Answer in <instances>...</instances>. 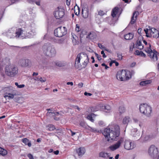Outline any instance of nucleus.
<instances>
[{
	"label": "nucleus",
	"mask_w": 159,
	"mask_h": 159,
	"mask_svg": "<svg viewBox=\"0 0 159 159\" xmlns=\"http://www.w3.org/2000/svg\"><path fill=\"white\" fill-rule=\"evenodd\" d=\"M143 43L146 46L145 47V51L148 54V56L150 57L151 60L152 61H156L158 60V57L157 56V52L155 50H152L150 48L151 45L149 43H148L145 40H142Z\"/></svg>",
	"instance_id": "7"
},
{
	"label": "nucleus",
	"mask_w": 159,
	"mask_h": 159,
	"mask_svg": "<svg viewBox=\"0 0 159 159\" xmlns=\"http://www.w3.org/2000/svg\"><path fill=\"white\" fill-rule=\"evenodd\" d=\"M82 15L84 18H87L89 16V10L87 8H84L82 9Z\"/></svg>",
	"instance_id": "20"
},
{
	"label": "nucleus",
	"mask_w": 159,
	"mask_h": 159,
	"mask_svg": "<svg viewBox=\"0 0 159 159\" xmlns=\"http://www.w3.org/2000/svg\"><path fill=\"white\" fill-rule=\"evenodd\" d=\"M19 0H11V2L12 3H14L18 1Z\"/></svg>",
	"instance_id": "61"
},
{
	"label": "nucleus",
	"mask_w": 159,
	"mask_h": 159,
	"mask_svg": "<svg viewBox=\"0 0 159 159\" xmlns=\"http://www.w3.org/2000/svg\"><path fill=\"white\" fill-rule=\"evenodd\" d=\"M98 107H99L100 109L107 110L108 111H106V112H109L111 111V107L108 105H103L102 104H100L98 106Z\"/></svg>",
	"instance_id": "19"
},
{
	"label": "nucleus",
	"mask_w": 159,
	"mask_h": 159,
	"mask_svg": "<svg viewBox=\"0 0 159 159\" xmlns=\"http://www.w3.org/2000/svg\"><path fill=\"white\" fill-rule=\"evenodd\" d=\"M53 153L57 155L59 154V151L58 150H56L55 151H54L53 152Z\"/></svg>",
	"instance_id": "57"
},
{
	"label": "nucleus",
	"mask_w": 159,
	"mask_h": 159,
	"mask_svg": "<svg viewBox=\"0 0 159 159\" xmlns=\"http://www.w3.org/2000/svg\"><path fill=\"white\" fill-rule=\"evenodd\" d=\"M67 84L70 85L72 86L73 85V82H68L67 83Z\"/></svg>",
	"instance_id": "58"
},
{
	"label": "nucleus",
	"mask_w": 159,
	"mask_h": 159,
	"mask_svg": "<svg viewBox=\"0 0 159 159\" xmlns=\"http://www.w3.org/2000/svg\"><path fill=\"white\" fill-rule=\"evenodd\" d=\"M133 122L134 123L138 124L140 121L137 119L136 118H134L133 119Z\"/></svg>",
	"instance_id": "39"
},
{
	"label": "nucleus",
	"mask_w": 159,
	"mask_h": 159,
	"mask_svg": "<svg viewBox=\"0 0 159 159\" xmlns=\"http://www.w3.org/2000/svg\"><path fill=\"white\" fill-rule=\"evenodd\" d=\"M124 142V147L125 149L129 150L133 149L135 147L134 143L131 140L129 139H125L123 138H121L116 143L110 146L109 148L112 151H115L119 148L121 144Z\"/></svg>",
	"instance_id": "3"
},
{
	"label": "nucleus",
	"mask_w": 159,
	"mask_h": 159,
	"mask_svg": "<svg viewBox=\"0 0 159 159\" xmlns=\"http://www.w3.org/2000/svg\"><path fill=\"white\" fill-rule=\"evenodd\" d=\"M98 124L100 126L103 125L104 124L103 121L102 120L99 121L98 122Z\"/></svg>",
	"instance_id": "47"
},
{
	"label": "nucleus",
	"mask_w": 159,
	"mask_h": 159,
	"mask_svg": "<svg viewBox=\"0 0 159 159\" xmlns=\"http://www.w3.org/2000/svg\"><path fill=\"white\" fill-rule=\"evenodd\" d=\"M5 71L6 74L8 76L13 77L18 74V68L15 65H9L6 67Z\"/></svg>",
	"instance_id": "8"
},
{
	"label": "nucleus",
	"mask_w": 159,
	"mask_h": 159,
	"mask_svg": "<svg viewBox=\"0 0 159 159\" xmlns=\"http://www.w3.org/2000/svg\"><path fill=\"white\" fill-rule=\"evenodd\" d=\"M19 22L23 29L13 27L10 29L7 32V36L10 38L14 37L22 39L30 38L36 34L35 25L33 20H29L26 21L20 19Z\"/></svg>",
	"instance_id": "1"
},
{
	"label": "nucleus",
	"mask_w": 159,
	"mask_h": 159,
	"mask_svg": "<svg viewBox=\"0 0 159 159\" xmlns=\"http://www.w3.org/2000/svg\"><path fill=\"white\" fill-rule=\"evenodd\" d=\"M95 54L96 56L97 57L98 60L99 61L101 59V56L100 55H99L98 54L96 53Z\"/></svg>",
	"instance_id": "44"
},
{
	"label": "nucleus",
	"mask_w": 159,
	"mask_h": 159,
	"mask_svg": "<svg viewBox=\"0 0 159 159\" xmlns=\"http://www.w3.org/2000/svg\"><path fill=\"white\" fill-rule=\"evenodd\" d=\"M143 32V30L141 28L138 29V33L140 34H142V32Z\"/></svg>",
	"instance_id": "46"
},
{
	"label": "nucleus",
	"mask_w": 159,
	"mask_h": 159,
	"mask_svg": "<svg viewBox=\"0 0 159 159\" xmlns=\"http://www.w3.org/2000/svg\"><path fill=\"white\" fill-rule=\"evenodd\" d=\"M118 11V7L114 8L112 10L111 12V15L113 17L116 16Z\"/></svg>",
	"instance_id": "27"
},
{
	"label": "nucleus",
	"mask_w": 159,
	"mask_h": 159,
	"mask_svg": "<svg viewBox=\"0 0 159 159\" xmlns=\"http://www.w3.org/2000/svg\"><path fill=\"white\" fill-rule=\"evenodd\" d=\"M152 81L151 80H146L141 82L140 84L143 86H146L147 84H151Z\"/></svg>",
	"instance_id": "25"
},
{
	"label": "nucleus",
	"mask_w": 159,
	"mask_h": 159,
	"mask_svg": "<svg viewBox=\"0 0 159 159\" xmlns=\"http://www.w3.org/2000/svg\"><path fill=\"white\" fill-rule=\"evenodd\" d=\"M134 35L132 33H129L125 35L124 37L126 40H130L133 39Z\"/></svg>",
	"instance_id": "24"
},
{
	"label": "nucleus",
	"mask_w": 159,
	"mask_h": 159,
	"mask_svg": "<svg viewBox=\"0 0 159 159\" xmlns=\"http://www.w3.org/2000/svg\"><path fill=\"white\" fill-rule=\"evenodd\" d=\"M110 154L104 152H101L99 154V156L100 157H102L105 159H107L110 156Z\"/></svg>",
	"instance_id": "21"
},
{
	"label": "nucleus",
	"mask_w": 159,
	"mask_h": 159,
	"mask_svg": "<svg viewBox=\"0 0 159 159\" xmlns=\"http://www.w3.org/2000/svg\"><path fill=\"white\" fill-rule=\"evenodd\" d=\"M38 73L37 72H34L32 74L33 76H37L38 75Z\"/></svg>",
	"instance_id": "60"
},
{
	"label": "nucleus",
	"mask_w": 159,
	"mask_h": 159,
	"mask_svg": "<svg viewBox=\"0 0 159 159\" xmlns=\"http://www.w3.org/2000/svg\"><path fill=\"white\" fill-rule=\"evenodd\" d=\"M71 107L75 109H77L78 110L80 111V108L79 107L77 106L76 105H72Z\"/></svg>",
	"instance_id": "41"
},
{
	"label": "nucleus",
	"mask_w": 159,
	"mask_h": 159,
	"mask_svg": "<svg viewBox=\"0 0 159 159\" xmlns=\"http://www.w3.org/2000/svg\"><path fill=\"white\" fill-rule=\"evenodd\" d=\"M7 154L6 150L0 147V155L4 156Z\"/></svg>",
	"instance_id": "28"
},
{
	"label": "nucleus",
	"mask_w": 159,
	"mask_h": 159,
	"mask_svg": "<svg viewBox=\"0 0 159 159\" xmlns=\"http://www.w3.org/2000/svg\"><path fill=\"white\" fill-rule=\"evenodd\" d=\"M159 152L158 148L153 144L150 145L148 150V155L152 158L157 157Z\"/></svg>",
	"instance_id": "10"
},
{
	"label": "nucleus",
	"mask_w": 159,
	"mask_h": 159,
	"mask_svg": "<svg viewBox=\"0 0 159 159\" xmlns=\"http://www.w3.org/2000/svg\"><path fill=\"white\" fill-rule=\"evenodd\" d=\"M117 57L119 58V60H121L122 59V55L121 54L118 53L117 54Z\"/></svg>",
	"instance_id": "50"
},
{
	"label": "nucleus",
	"mask_w": 159,
	"mask_h": 159,
	"mask_svg": "<svg viewBox=\"0 0 159 159\" xmlns=\"http://www.w3.org/2000/svg\"><path fill=\"white\" fill-rule=\"evenodd\" d=\"M80 26L78 25H76L75 30L77 32H79L80 31Z\"/></svg>",
	"instance_id": "45"
},
{
	"label": "nucleus",
	"mask_w": 159,
	"mask_h": 159,
	"mask_svg": "<svg viewBox=\"0 0 159 159\" xmlns=\"http://www.w3.org/2000/svg\"><path fill=\"white\" fill-rule=\"evenodd\" d=\"M55 64L57 66L61 67L63 66V64L60 61H57L55 62Z\"/></svg>",
	"instance_id": "36"
},
{
	"label": "nucleus",
	"mask_w": 159,
	"mask_h": 159,
	"mask_svg": "<svg viewBox=\"0 0 159 159\" xmlns=\"http://www.w3.org/2000/svg\"><path fill=\"white\" fill-rule=\"evenodd\" d=\"M146 128V127H143V130L142 131V135L141 136V138L144 141H146L148 140H150L152 139L153 138V136L152 134H146L144 135L145 134L144 129Z\"/></svg>",
	"instance_id": "14"
},
{
	"label": "nucleus",
	"mask_w": 159,
	"mask_h": 159,
	"mask_svg": "<svg viewBox=\"0 0 159 159\" xmlns=\"http://www.w3.org/2000/svg\"><path fill=\"white\" fill-rule=\"evenodd\" d=\"M139 109L140 112L147 116H149L152 112L151 107L146 103L141 104Z\"/></svg>",
	"instance_id": "9"
},
{
	"label": "nucleus",
	"mask_w": 159,
	"mask_h": 159,
	"mask_svg": "<svg viewBox=\"0 0 159 159\" xmlns=\"http://www.w3.org/2000/svg\"><path fill=\"white\" fill-rule=\"evenodd\" d=\"M76 152L79 156H82L85 152V149L84 147H80L76 149Z\"/></svg>",
	"instance_id": "17"
},
{
	"label": "nucleus",
	"mask_w": 159,
	"mask_h": 159,
	"mask_svg": "<svg viewBox=\"0 0 159 159\" xmlns=\"http://www.w3.org/2000/svg\"><path fill=\"white\" fill-rule=\"evenodd\" d=\"M39 81L41 83L44 82L46 81V79L44 78H43L42 77H40L39 78Z\"/></svg>",
	"instance_id": "38"
},
{
	"label": "nucleus",
	"mask_w": 159,
	"mask_h": 159,
	"mask_svg": "<svg viewBox=\"0 0 159 159\" xmlns=\"http://www.w3.org/2000/svg\"><path fill=\"white\" fill-rule=\"evenodd\" d=\"M98 47L101 49H104L105 48V47L100 43H98Z\"/></svg>",
	"instance_id": "43"
},
{
	"label": "nucleus",
	"mask_w": 159,
	"mask_h": 159,
	"mask_svg": "<svg viewBox=\"0 0 159 159\" xmlns=\"http://www.w3.org/2000/svg\"><path fill=\"white\" fill-rule=\"evenodd\" d=\"M32 66V62L31 61L28 59H26V62L25 63V66L28 67H30Z\"/></svg>",
	"instance_id": "29"
},
{
	"label": "nucleus",
	"mask_w": 159,
	"mask_h": 159,
	"mask_svg": "<svg viewBox=\"0 0 159 159\" xmlns=\"http://www.w3.org/2000/svg\"><path fill=\"white\" fill-rule=\"evenodd\" d=\"M139 14V12L138 11H135L133 13L130 22L131 24H133L135 22Z\"/></svg>",
	"instance_id": "18"
},
{
	"label": "nucleus",
	"mask_w": 159,
	"mask_h": 159,
	"mask_svg": "<svg viewBox=\"0 0 159 159\" xmlns=\"http://www.w3.org/2000/svg\"><path fill=\"white\" fill-rule=\"evenodd\" d=\"M98 14L100 16H103L104 14V12L103 11L100 10L98 11Z\"/></svg>",
	"instance_id": "48"
},
{
	"label": "nucleus",
	"mask_w": 159,
	"mask_h": 159,
	"mask_svg": "<svg viewBox=\"0 0 159 159\" xmlns=\"http://www.w3.org/2000/svg\"><path fill=\"white\" fill-rule=\"evenodd\" d=\"M64 15V10L62 7H58L54 13V16L57 19L62 18Z\"/></svg>",
	"instance_id": "13"
},
{
	"label": "nucleus",
	"mask_w": 159,
	"mask_h": 159,
	"mask_svg": "<svg viewBox=\"0 0 159 159\" xmlns=\"http://www.w3.org/2000/svg\"><path fill=\"white\" fill-rule=\"evenodd\" d=\"M42 49L44 54L49 57H54L56 54V51L54 47L49 43L45 44L43 46Z\"/></svg>",
	"instance_id": "5"
},
{
	"label": "nucleus",
	"mask_w": 159,
	"mask_h": 159,
	"mask_svg": "<svg viewBox=\"0 0 159 159\" xmlns=\"http://www.w3.org/2000/svg\"><path fill=\"white\" fill-rule=\"evenodd\" d=\"M22 141L25 145H27V143L29 142V140L26 138H25L22 140Z\"/></svg>",
	"instance_id": "40"
},
{
	"label": "nucleus",
	"mask_w": 159,
	"mask_h": 159,
	"mask_svg": "<svg viewBox=\"0 0 159 159\" xmlns=\"http://www.w3.org/2000/svg\"><path fill=\"white\" fill-rule=\"evenodd\" d=\"M142 51L136 50L135 52V54L137 55L140 56V54L141 53Z\"/></svg>",
	"instance_id": "42"
},
{
	"label": "nucleus",
	"mask_w": 159,
	"mask_h": 159,
	"mask_svg": "<svg viewBox=\"0 0 159 159\" xmlns=\"http://www.w3.org/2000/svg\"><path fill=\"white\" fill-rule=\"evenodd\" d=\"M129 120V118L128 116L125 117L123 120V122L124 124H127Z\"/></svg>",
	"instance_id": "32"
},
{
	"label": "nucleus",
	"mask_w": 159,
	"mask_h": 159,
	"mask_svg": "<svg viewBox=\"0 0 159 159\" xmlns=\"http://www.w3.org/2000/svg\"><path fill=\"white\" fill-rule=\"evenodd\" d=\"M102 134L107 141L111 142L112 140H116L120 134L119 126L115 125L111 129L109 128H105Z\"/></svg>",
	"instance_id": "2"
},
{
	"label": "nucleus",
	"mask_w": 159,
	"mask_h": 159,
	"mask_svg": "<svg viewBox=\"0 0 159 159\" xmlns=\"http://www.w3.org/2000/svg\"><path fill=\"white\" fill-rule=\"evenodd\" d=\"M139 126L140 127V128H141L143 126V124L141 122H139Z\"/></svg>",
	"instance_id": "59"
},
{
	"label": "nucleus",
	"mask_w": 159,
	"mask_h": 159,
	"mask_svg": "<svg viewBox=\"0 0 159 159\" xmlns=\"http://www.w3.org/2000/svg\"><path fill=\"white\" fill-rule=\"evenodd\" d=\"M25 62L26 59H21L19 60V64L22 66L25 67Z\"/></svg>",
	"instance_id": "30"
},
{
	"label": "nucleus",
	"mask_w": 159,
	"mask_h": 159,
	"mask_svg": "<svg viewBox=\"0 0 159 159\" xmlns=\"http://www.w3.org/2000/svg\"><path fill=\"white\" fill-rule=\"evenodd\" d=\"M78 87L79 88H81L83 87V83H80L78 84Z\"/></svg>",
	"instance_id": "53"
},
{
	"label": "nucleus",
	"mask_w": 159,
	"mask_h": 159,
	"mask_svg": "<svg viewBox=\"0 0 159 159\" xmlns=\"http://www.w3.org/2000/svg\"><path fill=\"white\" fill-rule=\"evenodd\" d=\"M131 134L134 139H137L140 138V133L138 131L137 129H134L132 130Z\"/></svg>",
	"instance_id": "16"
},
{
	"label": "nucleus",
	"mask_w": 159,
	"mask_h": 159,
	"mask_svg": "<svg viewBox=\"0 0 159 159\" xmlns=\"http://www.w3.org/2000/svg\"><path fill=\"white\" fill-rule=\"evenodd\" d=\"M47 110L48 111V113L49 114H51L50 115H52V116H54V115L57 116L59 114V113L58 112H49V111L51 110L50 109H47Z\"/></svg>",
	"instance_id": "33"
},
{
	"label": "nucleus",
	"mask_w": 159,
	"mask_h": 159,
	"mask_svg": "<svg viewBox=\"0 0 159 159\" xmlns=\"http://www.w3.org/2000/svg\"><path fill=\"white\" fill-rule=\"evenodd\" d=\"M70 131L71 133V135L72 136H73L74 135H75L76 134V133L73 132L71 130H70Z\"/></svg>",
	"instance_id": "62"
},
{
	"label": "nucleus",
	"mask_w": 159,
	"mask_h": 159,
	"mask_svg": "<svg viewBox=\"0 0 159 159\" xmlns=\"http://www.w3.org/2000/svg\"><path fill=\"white\" fill-rule=\"evenodd\" d=\"M27 156L30 159H34L33 155L31 154H29L27 155Z\"/></svg>",
	"instance_id": "49"
},
{
	"label": "nucleus",
	"mask_w": 159,
	"mask_h": 159,
	"mask_svg": "<svg viewBox=\"0 0 159 159\" xmlns=\"http://www.w3.org/2000/svg\"><path fill=\"white\" fill-rule=\"evenodd\" d=\"M48 129L49 131H52L55 129L54 126L52 125H49L48 126Z\"/></svg>",
	"instance_id": "35"
},
{
	"label": "nucleus",
	"mask_w": 159,
	"mask_h": 159,
	"mask_svg": "<svg viewBox=\"0 0 159 159\" xmlns=\"http://www.w3.org/2000/svg\"><path fill=\"white\" fill-rule=\"evenodd\" d=\"M35 3L36 5L38 6H39L40 5V2L39 1H38L35 2Z\"/></svg>",
	"instance_id": "64"
},
{
	"label": "nucleus",
	"mask_w": 159,
	"mask_h": 159,
	"mask_svg": "<svg viewBox=\"0 0 159 159\" xmlns=\"http://www.w3.org/2000/svg\"><path fill=\"white\" fill-rule=\"evenodd\" d=\"M140 56H141V57H146V55L145 54H144V53H143L142 51L141 52V53L140 54Z\"/></svg>",
	"instance_id": "54"
},
{
	"label": "nucleus",
	"mask_w": 159,
	"mask_h": 159,
	"mask_svg": "<svg viewBox=\"0 0 159 159\" xmlns=\"http://www.w3.org/2000/svg\"><path fill=\"white\" fill-rule=\"evenodd\" d=\"M146 36L147 37H152L155 38H157L159 36V33L158 30L154 28H152L150 30L147 29H144Z\"/></svg>",
	"instance_id": "11"
},
{
	"label": "nucleus",
	"mask_w": 159,
	"mask_h": 159,
	"mask_svg": "<svg viewBox=\"0 0 159 159\" xmlns=\"http://www.w3.org/2000/svg\"><path fill=\"white\" fill-rule=\"evenodd\" d=\"M15 84L16 86L19 88H22L25 86L24 84H21L19 85L18 83L17 82H16L15 83Z\"/></svg>",
	"instance_id": "37"
},
{
	"label": "nucleus",
	"mask_w": 159,
	"mask_h": 159,
	"mask_svg": "<svg viewBox=\"0 0 159 159\" xmlns=\"http://www.w3.org/2000/svg\"><path fill=\"white\" fill-rule=\"evenodd\" d=\"M84 94L85 96H91L92 95V94L90 93H88L86 92H85L84 93Z\"/></svg>",
	"instance_id": "52"
},
{
	"label": "nucleus",
	"mask_w": 159,
	"mask_h": 159,
	"mask_svg": "<svg viewBox=\"0 0 159 159\" xmlns=\"http://www.w3.org/2000/svg\"><path fill=\"white\" fill-rule=\"evenodd\" d=\"M101 54L103 55L102 57L104 58H106V56L105 55V54L104 53V51H102L101 52Z\"/></svg>",
	"instance_id": "51"
},
{
	"label": "nucleus",
	"mask_w": 159,
	"mask_h": 159,
	"mask_svg": "<svg viewBox=\"0 0 159 159\" xmlns=\"http://www.w3.org/2000/svg\"><path fill=\"white\" fill-rule=\"evenodd\" d=\"M131 73L129 71L126 70H121L117 72L116 75L117 79L120 81H125L131 78Z\"/></svg>",
	"instance_id": "6"
},
{
	"label": "nucleus",
	"mask_w": 159,
	"mask_h": 159,
	"mask_svg": "<svg viewBox=\"0 0 159 159\" xmlns=\"http://www.w3.org/2000/svg\"><path fill=\"white\" fill-rule=\"evenodd\" d=\"M39 76H38L37 77H34L33 79L35 81H38L39 80Z\"/></svg>",
	"instance_id": "55"
},
{
	"label": "nucleus",
	"mask_w": 159,
	"mask_h": 159,
	"mask_svg": "<svg viewBox=\"0 0 159 159\" xmlns=\"http://www.w3.org/2000/svg\"><path fill=\"white\" fill-rule=\"evenodd\" d=\"M119 111L120 114L124 113L125 111V107L123 106L120 107L119 108Z\"/></svg>",
	"instance_id": "34"
},
{
	"label": "nucleus",
	"mask_w": 159,
	"mask_h": 159,
	"mask_svg": "<svg viewBox=\"0 0 159 159\" xmlns=\"http://www.w3.org/2000/svg\"><path fill=\"white\" fill-rule=\"evenodd\" d=\"M80 125L82 127L90 131L95 132H99V131L95 128H93L89 126H87L86 123L84 121H82L80 122Z\"/></svg>",
	"instance_id": "15"
},
{
	"label": "nucleus",
	"mask_w": 159,
	"mask_h": 159,
	"mask_svg": "<svg viewBox=\"0 0 159 159\" xmlns=\"http://www.w3.org/2000/svg\"><path fill=\"white\" fill-rule=\"evenodd\" d=\"M142 42L140 40H138L136 42V46L138 49H142L144 48V46L142 44Z\"/></svg>",
	"instance_id": "26"
},
{
	"label": "nucleus",
	"mask_w": 159,
	"mask_h": 159,
	"mask_svg": "<svg viewBox=\"0 0 159 159\" xmlns=\"http://www.w3.org/2000/svg\"><path fill=\"white\" fill-rule=\"evenodd\" d=\"M89 62L88 55L85 52L78 54L75 61V65L78 67L85 68Z\"/></svg>",
	"instance_id": "4"
},
{
	"label": "nucleus",
	"mask_w": 159,
	"mask_h": 159,
	"mask_svg": "<svg viewBox=\"0 0 159 159\" xmlns=\"http://www.w3.org/2000/svg\"><path fill=\"white\" fill-rule=\"evenodd\" d=\"M5 90L6 92L8 93H15L16 92L15 88L12 87L6 88Z\"/></svg>",
	"instance_id": "23"
},
{
	"label": "nucleus",
	"mask_w": 159,
	"mask_h": 159,
	"mask_svg": "<svg viewBox=\"0 0 159 159\" xmlns=\"http://www.w3.org/2000/svg\"><path fill=\"white\" fill-rule=\"evenodd\" d=\"M6 94L4 96V97L6 98H8L10 99L11 98H13L14 97V96L16 94V92L15 93H8L6 92Z\"/></svg>",
	"instance_id": "22"
},
{
	"label": "nucleus",
	"mask_w": 159,
	"mask_h": 159,
	"mask_svg": "<svg viewBox=\"0 0 159 159\" xmlns=\"http://www.w3.org/2000/svg\"><path fill=\"white\" fill-rule=\"evenodd\" d=\"M66 5L68 6H69L70 4V2L69 1V0H66Z\"/></svg>",
	"instance_id": "63"
},
{
	"label": "nucleus",
	"mask_w": 159,
	"mask_h": 159,
	"mask_svg": "<svg viewBox=\"0 0 159 159\" xmlns=\"http://www.w3.org/2000/svg\"><path fill=\"white\" fill-rule=\"evenodd\" d=\"M102 66H105L106 69H107L108 68V67L104 63L102 64Z\"/></svg>",
	"instance_id": "56"
},
{
	"label": "nucleus",
	"mask_w": 159,
	"mask_h": 159,
	"mask_svg": "<svg viewBox=\"0 0 159 159\" xmlns=\"http://www.w3.org/2000/svg\"><path fill=\"white\" fill-rule=\"evenodd\" d=\"M66 33V30L65 27H59L56 29L54 31L55 36L61 37L65 35Z\"/></svg>",
	"instance_id": "12"
},
{
	"label": "nucleus",
	"mask_w": 159,
	"mask_h": 159,
	"mask_svg": "<svg viewBox=\"0 0 159 159\" xmlns=\"http://www.w3.org/2000/svg\"><path fill=\"white\" fill-rule=\"evenodd\" d=\"M95 116V115L93 114H91L88 115L87 117V119L90 120L92 122H93L94 120L93 119V118Z\"/></svg>",
	"instance_id": "31"
}]
</instances>
